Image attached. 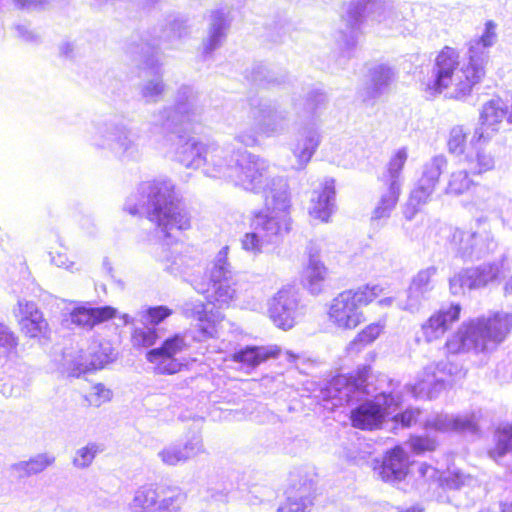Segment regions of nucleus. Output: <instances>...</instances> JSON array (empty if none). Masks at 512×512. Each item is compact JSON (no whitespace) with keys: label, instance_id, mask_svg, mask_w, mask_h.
<instances>
[{"label":"nucleus","instance_id":"f257e3e1","mask_svg":"<svg viewBox=\"0 0 512 512\" xmlns=\"http://www.w3.org/2000/svg\"><path fill=\"white\" fill-rule=\"evenodd\" d=\"M496 39V24L487 21L482 35L468 43L467 56L463 62L456 49L445 46L436 56L431 77L423 83L425 92L430 97L444 90H448L449 96L455 99L468 96L485 75L489 48L495 44Z\"/></svg>","mask_w":512,"mask_h":512},{"label":"nucleus","instance_id":"f03ea898","mask_svg":"<svg viewBox=\"0 0 512 512\" xmlns=\"http://www.w3.org/2000/svg\"><path fill=\"white\" fill-rule=\"evenodd\" d=\"M202 112L198 92L189 85L178 88L174 105L164 106L152 114L150 126L159 130L163 137L161 148L172 153L174 158L186 168L203 170L208 142L193 138L185 140L183 125L196 121Z\"/></svg>","mask_w":512,"mask_h":512},{"label":"nucleus","instance_id":"7ed1b4c3","mask_svg":"<svg viewBox=\"0 0 512 512\" xmlns=\"http://www.w3.org/2000/svg\"><path fill=\"white\" fill-rule=\"evenodd\" d=\"M124 210L131 215L145 214L166 240L173 230H187L191 226L188 212L181 206L174 183L164 177L141 182L131 194Z\"/></svg>","mask_w":512,"mask_h":512},{"label":"nucleus","instance_id":"20e7f679","mask_svg":"<svg viewBox=\"0 0 512 512\" xmlns=\"http://www.w3.org/2000/svg\"><path fill=\"white\" fill-rule=\"evenodd\" d=\"M364 15L400 35L412 34L417 26L410 5L395 7L390 0H351L342 17L346 31L340 32L341 54L336 60L341 68H345L348 60L354 56L357 31Z\"/></svg>","mask_w":512,"mask_h":512},{"label":"nucleus","instance_id":"39448f33","mask_svg":"<svg viewBox=\"0 0 512 512\" xmlns=\"http://www.w3.org/2000/svg\"><path fill=\"white\" fill-rule=\"evenodd\" d=\"M267 160L231 145L208 142L202 172L210 178L224 179L246 191L258 192L269 179Z\"/></svg>","mask_w":512,"mask_h":512},{"label":"nucleus","instance_id":"423d86ee","mask_svg":"<svg viewBox=\"0 0 512 512\" xmlns=\"http://www.w3.org/2000/svg\"><path fill=\"white\" fill-rule=\"evenodd\" d=\"M512 329V314L495 312L464 321L445 343L448 354H488L503 343Z\"/></svg>","mask_w":512,"mask_h":512},{"label":"nucleus","instance_id":"0eeeda50","mask_svg":"<svg viewBox=\"0 0 512 512\" xmlns=\"http://www.w3.org/2000/svg\"><path fill=\"white\" fill-rule=\"evenodd\" d=\"M257 193L265 196V208L252 212L250 228L256 230L267 244L278 243L291 230L288 184L283 177L270 174L269 179L264 182L263 189Z\"/></svg>","mask_w":512,"mask_h":512},{"label":"nucleus","instance_id":"6e6552de","mask_svg":"<svg viewBox=\"0 0 512 512\" xmlns=\"http://www.w3.org/2000/svg\"><path fill=\"white\" fill-rule=\"evenodd\" d=\"M326 102L325 93L318 89L308 91L303 99H293L292 106L301 119L295 137L289 143V150L295 158L292 168L296 171L307 167L321 145L323 136L317 117Z\"/></svg>","mask_w":512,"mask_h":512},{"label":"nucleus","instance_id":"1a4fd4ad","mask_svg":"<svg viewBox=\"0 0 512 512\" xmlns=\"http://www.w3.org/2000/svg\"><path fill=\"white\" fill-rule=\"evenodd\" d=\"M85 137L92 147L121 161H138L143 155L140 133L122 120L93 121L86 129Z\"/></svg>","mask_w":512,"mask_h":512},{"label":"nucleus","instance_id":"9d476101","mask_svg":"<svg viewBox=\"0 0 512 512\" xmlns=\"http://www.w3.org/2000/svg\"><path fill=\"white\" fill-rule=\"evenodd\" d=\"M248 118L250 127L242 128L235 140L246 147H254L259 143V137L272 138L285 134L289 129V111L274 105L265 99L249 101Z\"/></svg>","mask_w":512,"mask_h":512},{"label":"nucleus","instance_id":"9b49d317","mask_svg":"<svg viewBox=\"0 0 512 512\" xmlns=\"http://www.w3.org/2000/svg\"><path fill=\"white\" fill-rule=\"evenodd\" d=\"M383 292L378 284H366L338 294L329 307L330 322L339 329L351 330L363 321L362 306L374 301Z\"/></svg>","mask_w":512,"mask_h":512},{"label":"nucleus","instance_id":"f8f14e48","mask_svg":"<svg viewBox=\"0 0 512 512\" xmlns=\"http://www.w3.org/2000/svg\"><path fill=\"white\" fill-rule=\"evenodd\" d=\"M185 500L178 487L144 484L134 490L126 512H179Z\"/></svg>","mask_w":512,"mask_h":512},{"label":"nucleus","instance_id":"ddd939ff","mask_svg":"<svg viewBox=\"0 0 512 512\" xmlns=\"http://www.w3.org/2000/svg\"><path fill=\"white\" fill-rule=\"evenodd\" d=\"M229 247H222L216 254L210 270V288L195 287L198 293L208 292L206 297L219 307L229 305L236 298L237 275L228 261Z\"/></svg>","mask_w":512,"mask_h":512},{"label":"nucleus","instance_id":"4468645a","mask_svg":"<svg viewBox=\"0 0 512 512\" xmlns=\"http://www.w3.org/2000/svg\"><path fill=\"white\" fill-rule=\"evenodd\" d=\"M129 53L137 57L143 63V69L147 70L149 77L143 79L139 84L138 92L142 101L146 104H155L163 99L167 92V85L164 82L163 64L159 61L153 51H145L131 44Z\"/></svg>","mask_w":512,"mask_h":512},{"label":"nucleus","instance_id":"2eb2a0df","mask_svg":"<svg viewBox=\"0 0 512 512\" xmlns=\"http://www.w3.org/2000/svg\"><path fill=\"white\" fill-rule=\"evenodd\" d=\"M190 342L186 334L175 333L167 337L159 347L146 353V360L154 366L157 374L172 375L181 371L184 359L178 356L188 351Z\"/></svg>","mask_w":512,"mask_h":512},{"label":"nucleus","instance_id":"dca6fc26","mask_svg":"<svg viewBox=\"0 0 512 512\" xmlns=\"http://www.w3.org/2000/svg\"><path fill=\"white\" fill-rule=\"evenodd\" d=\"M399 405V397L384 392L377 394L373 400L366 401L352 410V425L362 430L376 429L385 417L396 412Z\"/></svg>","mask_w":512,"mask_h":512},{"label":"nucleus","instance_id":"f3484780","mask_svg":"<svg viewBox=\"0 0 512 512\" xmlns=\"http://www.w3.org/2000/svg\"><path fill=\"white\" fill-rule=\"evenodd\" d=\"M502 263H483L479 266L459 270L449 278V291L453 296L465 295L496 282L501 275Z\"/></svg>","mask_w":512,"mask_h":512},{"label":"nucleus","instance_id":"a211bd4d","mask_svg":"<svg viewBox=\"0 0 512 512\" xmlns=\"http://www.w3.org/2000/svg\"><path fill=\"white\" fill-rule=\"evenodd\" d=\"M268 313L278 328L289 330L304 315V307L300 304L296 290L292 287H284L270 299Z\"/></svg>","mask_w":512,"mask_h":512},{"label":"nucleus","instance_id":"6ab92c4d","mask_svg":"<svg viewBox=\"0 0 512 512\" xmlns=\"http://www.w3.org/2000/svg\"><path fill=\"white\" fill-rule=\"evenodd\" d=\"M447 364L444 362L430 364L424 368L423 377L414 384L407 385L409 393L415 398L433 399L450 384L449 375L446 373Z\"/></svg>","mask_w":512,"mask_h":512},{"label":"nucleus","instance_id":"aec40b11","mask_svg":"<svg viewBox=\"0 0 512 512\" xmlns=\"http://www.w3.org/2000/svg\"><path fill=\"white\" fill-rule=\"evenodd\" d=\"M189 34V26L187 21L182 17H169L166 20V26L161 28L157 35L148 34L141 39L140 43H133L138 48H144L145 51H153L158 55V51L162 44L173 47L175 42L185 38Z\"/></svg>","mask_w":512,"mask_h":512},{"label":"nucleus","instance_id":"412c9836","mask_svg":"<svg viewBox=\"0 0 512 512\" xmlns=\"http://www.w3.org/2000/svg\"><path fill=\"white\" fill-rule=\"evenodd\" d=\"M437 271L438 269L435 266H429L418 271L408 287L406 300L399 302V308L411 313L418 312L422 302L428 299L430 292L435 287L434 277Z\"/></svg>","mask_w":512,"mask_h":512},{"label":"nucleus","instance_id":"4be33fe9","mask_svg":"<svg viewBox=\"0 0 512 512\" xmlns=\"http://www.w3.org/2000/svg\"><path fill=\"white\" fill-rule=\"evenodd\" d=\"M371 368L363 366L358 368L356 377L338 375L327 386L328 397L337 399L340 403L350 401L355 392H365L367 379Z\"/></svg>","mask_w":512,"mask_h":512},{"label":"nucleus","instance_id":"5701e85b","mask_svg":"<svg viewBox=\"0 0 512 512\" xmlns=\"http://www.w3.org/2000/svg\"><path fill=\"white\" fill-rule=\"evenodd\" d=\"M183 244L175 242L162 243L155 251V256L162 263L164 269L171 274H186L190 268L197 265L198 260L183 254Z\"/></svg>","mask_w":512,"mask_h":512},{"label":"nucleus","instance_id":"b1692460","mask_svg":"<svg viewBox=\"0 0 512 512\" xmlns=\"http://www.w3.org/2000/svg\"><path fill=\"white\" fill-rule=\"evenodd\" d=\"M461 305L452 303L441 307L433 313L422 325L421 333L424 340L428 343L441 338L449 329L452 323L460 317Z\"/></svg>","mask_w":512,"mask_h":512},{"label":"nucleus","instance_id":"393cba45","mask_svg":"<svg viewBox=\"0 0 512 512\" xmlns=\"http://www.w3.org/2000/svg\"><path fill=\"white\" fill-rule=\"evenodd\" d=\"M230 25L231 21L228 12L224 9L211 11L208 18L207 34L202 41V53L204 57L210 56L223 45L227 38Z\"/></svg>","mask_w":512,"mask_h":512},{"label":"nucleus","instance_id":"a878e982","mask_svg":"<svg viewBox=\"0 0 512 512\" xmlns=\"http://www.w3.org/2000/svg\"><path fill=\"white\" fill-rule=\"evenodd\" d=\"M506 107L501 99H492L484 104L479 126L474 131V141L492 139L506 117Z\"/></svg>","mask_w":512,"mask_h":512},{"label":"nucleus","instance_id":"bb28decb","mask_svg":"<svg viewBox=\"0 0 512 512\" xmlns=\"http://www.w3.org/2000/svg\"><path fill=\"white\" fill-rule=\"evenodd\" d=\"M335 209V182L333 179H325L320 188L315 189L312 193L308 207L309 215L327 223Z\"/></svg>","mask_w":512,"mask_h":512},{"label":"nucleus","instance_id":"cd10ccee","mask_svg":"<svg viewBox=\"0 0 512 512\" xmlns=\"http://www.w3.org/2000/svg\"><path fill=\"white\" fill-rule=\"evenodd\" d=\"M375 473L388 483L402 481L408 473V456L401 447L388 451L381 464L374 468Z\"/></svg>","mask_w":512,"mask_h":512},{"label":"nucleus","instance_id":"c85d7f7f","mask_svg":"<svg viewBox=\"0 0 512 512\" xmlns=\"http://www.w3.org/2000/svg\"><path fill=\"white\" fill-rule=\"evenodd\" d=\"M491 139L474 141V135L471 138L473 151L465 155V162L469 172L473 175H480L495 168L496 156L489 145Z\"/></svg>","mask_w":512,"mask_h":512},{"label":"nucleus","instance_id":"c756f323","mask_svg":"<svg viewBox=\"0 0 512 512\" xmlns=\"http://www.w3.org/2000/svg\"><path fill=\"white\" fill-rule=\"evenodd\" d=\"M210 304H205L202 300H188L181 306L182 314L186 318L198 322V330L203 338H212L217 334V328L214 315L209 310Z\"/></svg>","mask_w":512,"mask_h":512},{"label":"nucleus","instance_id":"7c9ffc66","mask_svg":"<svg viewBox=\"0 0 512 512\" xmlns=\"http://www.w3.org/2000/svg\"><path fill=\"white\" fill-rule=\"evenodd\" d=\"M116 309L111 306L90 307L79 305L71 310L66 321L83 329H92L95 325L113 318Z\"/></svg>","mask_w":512,"mask_h":512},{"label":"nucleus","instance_id":"2f4dec72","mask_svg":"<svg viewBox=\"0 0 512 512\" xmlns=\"http://www.w3.org/2000/svg\"><path fill=\"white\" fill-rule=\"evenodd\" d=\"M427 429L439 432H477V424L474 415L471 416H454L449 414H435L429 417L425 422Z\"/></svg>","mask_w":512,"mask_h":512},{"label":"nucleus","instance_id":"473e14b6","mask_svg":"<svg viewBox=\"0 0 512 512\" xmlns=\"http://www.w3.org/2000/svg\"><path fill=\"white\" fill-rule=\"evenodd\" d=\"M472 234L475 235L472 242V260L481 259L496 249L497 242L491 232L487 217L481 216L476 219L475 230H472Z\"/></svg>","mask_w":512,"mask_h":512},{"label":"nucleus","instance_id":"72a5a7b5","mask_svg":"<svg viewBox=\"0 0 512 512\" xmlns=\"http://www.w3.org/2000/svg\"><path fill=\"white\" fill-rule=\"evenodd\" d=\"M279 353L280 348L277 346H246L235 351L232 360L241 364L242 368L249 370L254 369L271 357H276Z\"/></svg>","mask_w":512,"mask_h":512},{"label":"nucleus","instance_id":"f704fd0d","mask_svg":"<svg viewBox=\"0 0 512 512\" xmlns=\"http://www.w3.org/2000/svg\"><path fill=\"white\" fill-rule=\"evenodd\" d=\"M112 352L113 349L108 342L91 346L89 349L90 361L79 362L76 365V371H68V373L71 376L79 377L81 374L91 370L101 369L113 360Z\"/></svg>","mask_w":512,"mask_h":512},{"label":"nucleus","instance_id":"c9c22d12","mask_svg":"<svg viewBox=\"0 0 512 512\" xmlns=\"http://www.w3.org/2000/svg\"><path fill=\"white\" fill-rule=\"evenodd\" d=\"M313 482L304 483L295 492H290L286 500L277 508V512H311L313 507Z\"/></svg>","mask_w":512,"mask_h":512},{"label":"nucleus","instance_id":"e433bc0d","mask_svg":"<svg viewBox=\"0 0 512 512\" xmlns=\"http://www.w3.org/2000/svg\"><path fill=\"white\" fill-rule=\"evenodd\" d=\"M55 457L48 453L37 454L27 461H20L10 466L11 473L18 478H26L36 475L51 466Z\"/></svg>","mask_w":512,"mask_h":512},{"label":"nucleus","instance_id":"4c0bfd02","mask_svg":"<svg viewBox=\"0 0 512 512\" xmlns=\"http://www.w3.org/2000/svg\"><path fill=\"white\" fill-rule=\"evenodd\" d=\"M328 270L325 265L314 255H310L307 267L304 270L303 282L305 287L313 295L322 292Z\"/></svg>","mask_w":512,"mask_h":512},{"label":"nucleus","instance_id":"58836bf2","mask_svg":"<svg viewBox=\"0 0 512 512\" xmlns=\"http://www.w3.org/2000/svg\"><path fill=\"white\" fill-rule=\"evenodd\" d=\"M395 79L394 70L384 64L374 66L370 70L369 96L377 97L383 94Z\"/></svg>","mask_w":512,"mask_h":512},{"label":"nucleus","instance_id":"ea45409f","mask_svg":"<svg viewBox=\"0 0 512 512\" xmlns=\"http://www.w3.org/2000/svg\"><path fill=\"white\" fill-rule=\"evenodd\" d=\"M408 152L406 147L399 148L391 157L387 171L383 175L385 183L389 186H394L401 189L402 178L401 173L407 161Z\"/></svg>","mask_w":512,"mask_h":512},{"label":"nucleus","instance_id":"a19ab883","mask_svg":"<svg viewBox=\"0 0 512 512\" xmlns=\"http://www.w3.org/2000/svg\"><path fill=\"white\" fill-rule=\"evenodd\" d=\"M474 237L475 235L472 234V230L453 229L449 237L452 251L463 260H472V242Z\"/></svg>","mask_w":512,"mask_h":512},{"label":"nucleus","instance_id":"79ce46f5","mask_svg":"<svg viewBox=\"0 0 512 512\" xmlns=\"http://www.w3.org/2000/svg\"><path fill=\"white\" fill-rule=\"evenodd\" d=\"M400 192V188L388 185L387 190L382 193L380 200L374 208L371 219L375 221L389 218L398 202Z\"/></svg>","mask_w":512,"mask_h":512},{"label":"nucleus","instance_id":"37998d69","mask_svg":"<svg viewBox=\"0 0 512 512\" xmlns=\"http://www.w3.org/2000/svg\"><path fill=\"white\" fill-rule=\"evenodd\" d=\"M20 330L25 337L38 343L47 342L51 335V328L44 314L37 319H30L29 322L22 324Z\"/></svg>","mask_w":512,"mask_h":512},{"label":"nucleus","instance_id":"c03bdc74","mask_svg":"<svg viewBox=\"0 0 512 512\" xmlns=\"http://www.w3.org/2000/svg\"><path fill=\"white\" fill-rule=\"evenodd\" d=\"M247 78L260 86H270L284 82V75L277 74L264 63L254 64L247 75Z\"/></svg>","mask_w":512,"mask_h":512},{"label":"nucleus","instance_id":"a18cd8bd","mask_svg":"<svg viewBox=\"0 0 512 512\" xmlns=\"http://www.w3.org/2000/svg\"><path fill=\"white\" fill-rule=\"evenodd\" d=\"M447 167V159L444 155L439 154L432 157L423 165L422 176L419 179L425 185L436 187L442 172Z\"/></svg>","mask_w":512,"mask_h":512},{"label":"nucleus","instance_id":"49530a36","mask_svg":"<svg viewBox=\"0 0 512 512\" xmlns=\"http://www.w3.org/2000/svg\"><path fill=\"white\" fill-rule=\"evenodd\" d=\"M495 447L489 451V456L499 461L507 453H512V424L499 427L495 432Z\"/></svg>","mask_w":512,"mask_h":512},{"label":"nucleus","instance_id":"de8ad7c7","mask_svg":"<svg viewBox=\"0 0 512 512\" xmlns=\"http://www.w3.org/2000/svg\"><path fill=\"white\" fill-rule=\"evenodd\" d=\"M473 184L469 172L466 169H459L449 175L444 192L447 195L459 196L469 191Z\"/></svg>","mask_w":512,"mask_h":512},{"label":"nucleus","instance_id":"09e8293b","mask_svg":"<svg viewBox=\"0 0 512 512\" xmlns=\"http://www.w3.org/2000/svg\"><path fill=\"white\" fill-rule=\"evenodd\" d=\"M102 451L103 448L99 443L89 442L75 451L72 463L78 469L88 468Z\"/></svg>","mask_w":512,"mask_h":512},{"label":"nucleus","instance_id":"8fccbe9b","mask_svg":"<svg viewBox=\"0 0 512 512\" xmlns=\"http://www.w3.org/2000/svg\"><path fill=\"white\" fill-rule=\"evenodd\" d=\"M173 311L164 305L152 306L142 310L139 313L140 321L143 325H149L157 328V326L170 317Z\"/></svg>","mask_w":512,"mask_h":512},{"label":"nucleus","instance_id":"3c124183","mask_svg":"<svg viewBox=\"0 0 512 512\" xmlns=\"http://www.w3.org/2000/svg\"><path fill=\"white\" fill-rule=\"evenodd\" d=\"M13 312L17 318L19 326L29 322L30 319H37L43 315V312L35 302L26 299H19Z\"/></svg>","mask_w":512,"mask_h":512},{"label":"nucleus","instance_id":"603ef678","mask_svg":"<svg viewBox=\"0 0 512 512\" xmlns=\"http://www.w3.org/2000/svg\"><path fill=\"white\" fill-rule=\"evenodd\" d=\"M384 326L378 323H372L363 329L356 338L349 344L350 351H359L365 345L375 341L381 334Z\"/></svg>","mask_w":512,"mask_h":512},{"label":"nucleus","instance_id":"864d4df0","mask_svg":"<svg viewBox=\"0 0 512 512\" xmlns=\"http://www.w3.org/2000/svg\"><path fill=\"white\" fill-rule=\"evenodd\" d=\"M266 244V240L256 230L246 232L240 238L242 250L254 257L263 252V248Z\"/></svg>","mask_w":512,"mask_h":512},{"label":"nucleus","instance_id":"5fc2aeb1","mask_svg":"<svg viewBox=\"0 0 512 512\" xmlns=\"http://www.w3.org/2000/svg\"><path fill=\"white\" fill-rule=\"evenodd\" d=\"M467 133L463 126L456 125L451 128L447 140V148L449 153L459 156L462 155L466 148Z\"/></svg>","mask_w":512,"mask_h":512},{"label":"nucleus","instance_id":"6e6d98bb","mask_svg":"<svg viewBox=\"0 0 512 512\" xmlns=\"http://www.w3.org/2000/svg\"><path fill=\"white\" fill-rule=\"evenodd\" d=\"M157 455L161 462L167 466H176L187 461L181 449V443L168 444Z\"/></svg>","mask_w":512,"mask_h":512},{"label":"nucleus","instance_id":"4d7b16f0","mask_svg":"<svg viewBox=\"0 0 512 512\" xmlns=\"http://www.w3.org/2000/svg\"><path fill=\"white\" fill-rule=\"evenodd\" d=\"M159 339L158 329L149 325L137 327L132 333V342L134 346L151 347Z\"/></svg>","mask_w":512,"mask_h":512},{"label":"nucleus","instance_id":"13d9d810","mask_svg":"<svg viewBox=\"0 0 512 512\" xmlns=\"http://www.w3.org/2000/svg\"><path fill=\"white\" fill-rule=\"evenodd\" d=\"M18 337L4 322L0 321V354L10 356L16 354Z\"/></svg>","mask_w":512,"mask_h":512},{"label":"nucleus","instance_id":"bf43d9fd","mask_svg":"<svg viewBox=\"0 0 512 512\" xmlns=\"http://www.w3.org/2000/svg\"><path fill=\"white\" fill-rule=\"evenodd\" d=\"M501 198L491 191L484 190L475 202L477 208L486 212H497Z\"/></svg>","mask_w":512,"mask_h":512},{"label":"nucleus","instance_id":"052dcab7","mask_svg":"<svg viewBox=\"0 0 512 512\" xmlns=\"http://www.w3.org/2000/svg\"><path fill=\"white\" fill-rule=\"evenodd\" d=\"M181 449L188 461L191 458L204 452L202 437L199 434H193L184 443L181 444Z\"/></svg>","mask_w":512,"mask_h":512},{"label":"nucleus","instance_id":"680f3d73","mask_svg":"<svg viewBox=\"0 0 512 512\" xmlns=\"http://www.w3.org/2000/svg\"><path fill=\"white\" fill-rule=\"evenodd\" d=\"M435 190V187L424 184L421 181L418 182V185L412 190L409 199L412 201V203L423 206L425 205L431 198L433 192Z\"/></svg>","mask_w":512,"mask_h":512},{"label":"nucleus","instance_id":"e2e57ef3","mask_svg":"<svg viewBox=\"0 0 512 512\" xmlns=\"http://www.w3.org/2000/svg\"><path fill=\"white\" fill-rule=\"evenodd\" d=\"M408 444L414 453L421 454L426 451H433L436 448L437 442L429 436H412Z\"/></svg>","mask_w":512,"mask_h":512},{"label":"nucleus","instance_id":"0e129e2a","mask_svg":"<svg viewBox=\"0 0 512 512\" xmlns=\"http://www.w3.org/2000/svg\"><path fill=\"white\" fill-rule=\"evenodd\" d=\"M111 398V391L103 384H96L92 387V392L89 394L87 400L93 406L99 407L104 402L109 401Z\"/></svg>","mask_w":512,"mask_h":512},{"label":"nucleus","instance_id":"69168bd1","mask_svg":"<svg viewBox=\"0 0 512 512\" xmlns=\"http://www.w3.org/2000/svg\"><path fill=\"white\" fill-rule=\"evenodd\" d=\"M420 415V410L417 408H408L402 413L395 414L393 420L400 423L404 427H409L416 422Z\"/></svg>","mask_w":512,"mask_h":512},{"label":"nucleus","instance_id":"338daca9","mask_svg":"<svg viewBox=\"0 0 512 512\" xmlns=\"http://www.w3.org/2000/svg\"><path fill=\"white\" fill-rule=\"evenodd\" d=\"M51 262L56 265L57 267L65 268L71 272H74L75 270H78L77 267H75V263L72 261H69L68 256L66 253L61 252H50Z\"/></svg>","mask_w":512,"mask_h":512},{"label":"nucleus","instance_id":"774afa93","mask_svg":"<svg viewBox=\"0 0 512 512\" xmlns=\"http://www.w3.org/2000/svg\"><path fill=\"white\" fill-rule=\"evenodd\" d=\"M15 30L17 36L25 42L36 43L40 39V36L26 24H17Z\"/></svg>","mask_w":512,"mask_h":512}]
</instances>
